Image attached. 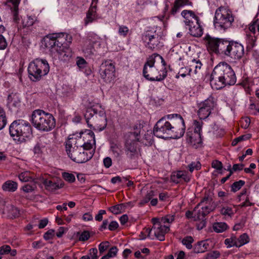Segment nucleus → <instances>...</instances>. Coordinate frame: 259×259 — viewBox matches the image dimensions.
Here are the masks:
<instances>
[{"mask_svg":"<svg viewBox=\"0 0 259 259\" xmlns=\"http://www.w3.org/2000/svg\"><path fill=\"white\" fill-rule=\"evenodd\" d=\"M78 139L69 137L66 142V151L68 157L78 163H85L90 160L93 153L88 150L95 144V137L93 132L87 130L79 134Z\"/></svg>","mask_w":259,"mask_h":259,"instance_id":"nucleus-1","label":"nucleus"},{"mask_svg":"<svg viewBox=\"0 0 259 259\" xmlns=\"http://www.w3.org/2000/svg\"><path fill=\"white\" fill-rule=\"evenodd\" d=\"M236 77L230 65L226 62L217 65L210 76V82L212 88L219 90L226 85H234Z\"/></svg>","mask_w":259,"mask_h":259,"instance_id":"nucleus-2","label":"nucleus"},{"mask_svg":"<svg viewBox=\"0 0 259 259\" xmlns=\"http://www.w3.org/2000/svg\"><path fill=\"white\" fill-rule=\"evenodd\" d=\"M64 39L56 33L46 36L44 42L46 47L50 49L52 55L60 60L66 61L71 57L72 51L66 45L63 44Z\"/></svg>","mask_w":259,"mask_h":259,"instance_id":"nucleus-3","label":"nucleus"},{"mask_svg":"<svg viewBox=\"0 0 259 259\" xmlns=\"http://www.w3.org/2000/svg\"><path fill=\"white\" fill-rule=\"evenodd\" d=\"M9 133L13 139L19 143L26 141L32 137L30 124L22 120H16L10 125Z\"/></svg>","mask_w":259,"mask_h":259,"instance_id":"nucleus-4","label":"nucleus"},{"mask_svg":"<svg viewBox=\"0 0 259 259\" xmlns=\"http://www.w3.org/2000/svg\"><path fill=\"white\" fill-rule=\"evenodd\" d=\"M234 20L232 11L227 8L222 6L216 10L213 22L215 28L225 30L232 26Z\"/></svg>","mask_w":259,"mask_h":259,"instance_id":"nucleus-5","label":"nucleus"},{"mask_svg":"<svg viewBox=\"0 0 259 259\" xmlns=\"http://www.w3.org/2000/svg\"><path fill=\"white\" fill-rule=\"evenodd\" d=\"M155 62L153 56L148 58L143 67V75L147 80L160 81L167 76V70L166 68H162L158 71L154 66Z\"/></svg>","mask_w":259,"mask_h":259,"instance_id":"nucleus-6","label":"nucleus"},{"mask_svg":"<svg viewBox=\"0 0 259 259\" xmlns=\"http://www.w3.org/2000/svg\"><path fill=\"white\" fill-rule=\"evenodd\" d=\"M210 114H207L205 117H200L199 119L194 120L193 125L194 130L188 128L186 135L187 143L191 146L197 148L202 143L201 132L203 124L202 120L207 119Z\"/></svg>","mask_w":259,"mask_h":259,"instance_id":"nucleus-7","label":"nucleus"},{"mask_svg":"<svg viewBox=\"0 0 259 259\" xmlns=\"http://www.w3.org/2000/svg\"><path fill=\"white\" fill-rule=\"evenodd\" d=\"M50 70L48 62L45 60L36 59L30 62L28 67L30 79L33 81L39 80L42 76L47 75Z\"/></svg>","mask_w":259,"mask_h":259,"instance_id":"nucleus-8","label":"nucleus"},{"mask_svg":"<svg viewBox=\"0 0 259 259\" xmlns=\"http://www.w3.org/2000/svg\"><path fill=\"white\" fill-rule=\"evenodd\" d=\"M31 121L39 130L50 131L56 126V120L52 114H32Z\"/></svg>","mask_w":259,"mask_h":259,"instance_id":"nucleus-9","label":"nucleus"},{"mask_svg":"<svg viewBox=\"0 0 259 259\" xmlns=\"http://www.w3.org/2000/svg\"><path fill=\"white\" fill-rule=\"evenodd\" d=\"M224 46L221 47L223 51V55L234 59H240L244 55L243 46L240 43L233 40H226Z\"/></svg>","mask_w":259,"mask_h":259,"instance_id":"nucleus-10","label":"nucleus"},{"mask_svg":"<svg viewBox=\"0 0 259 259\" xmlns=\"http://www.w3.org/2000/svg\"><path fill=\"white\" fill-rule=\"evenodd\" d=\"M168 114L167 119L171 120L170 131L172 136L169 139H179L182 137L185 133L186 126L184 120L180 114Z\"/></svg>","mask_w":259,"mask_h":259,"instance_id":"nucleus-11","label":"nucleus"},{"mask_svg":"<svg viewBox=\"0 0 259 259\" xmlns=\"http://www.w3.org/2000/svg\"><path fill=\"white\" fill-rule=\"evenodd\" d=\"M167 116L160 119L154 125L153 133L154 136L162 139H169V137L172 136L170 131L171 120H166Z\"/></svg>","mask_w":259,"mask_h":259,"instance_id":"nucleus-12","label":"nucleus"},{"mask_svg":"<svg viewBox=\"0 0 259 259\" xmlns=\"http://www.w3.org/2000/svg\"><path fill=\"white\" fill-rule=\"evenodd\" d=\"M212 199L208 196H205L194 208V221L205 220V216L211 210L209 206Z\"/></svg>","mask_w":259,"mask_h":259,"instance_id":"nucleus-13","label":"nucleus"},{"mask_svg":"<svg viewBox=\"0 0 259 259\" xmlns=\"http://www.w3.org/2000/svg\"><path fill=\"white\" fill-rule=\"evenodd\" d=\"M204 40L209 52L223 55V51L221 47L224 46L226 39L212 37L207 34L204 37Z\"/></svg>","mask_w":259,"mask_h":259,"instance_id":"nucleus-14","label":"nucleus"},{"mask_svg":"<svg viewBox=\"0 0 259 259\" xmlns=\"http://www.w3.org/2000/svg\"><path fill=\"white\" fill-rule=\"evenodd\" d=\"M99 72L106 82H111L115 78V66L109 61H105L101 64Z\"/></svg>","mask_w":259,"mask_h":259,"instance_id":"nucleus-15","label":"nucleus"},{"mask_svg":"<svg viewBox=\"0 0 259 259\" xmlns=\"http://www.w3.org/2000/svg\"><path fill=\"white\" fill-rule=\"evenodd\" d=\"M151 221L153 223L152 229L154 232V236L159 241H164L165 234L170 230L169 227L162 225L158 218H154Z\"/></svg>","mask_w":259,"mask_h":259,"instance_id":"nucleus-16","label":"nucleus"},{"mask_svg":"<svg viewBox=\"0 0 259 259\" xmlns=\"http://www.w3.org/2000/svg\"><path fill=\"white\" fill-rule=\"evenodd\" d=\"M142 39L145 43V47L151 50L156 48L159 44L160 37L155 31L148 30L142 36Z\"/></svg>","mask_w":259,"mask_h":259,"instance_id":"nucleus-17","label":"nucleus"},{"mask_svg":"<svg viewBox=\"0 0 259 259\" xmlns=\"http://www.w3.org/2000/svg\"><path fill=\"white\" fill-rule=\"evenodd\" d=\"M139 139L126 140L124 145V151L127 158L134 159L138 157Z\"/></svg>","mask_w":259,"mask_h":259,"instance_id":"nucleus-18","label":"nucleus"},{"mask_svg":"<svg viewBox=\"0 0 259 259\" xmlns=\"http://www.w3.org/2000/svg\"><path fill=\"white\" fill-rule=\"evenodd\" d=\"M19 3L20 0H7V5L11 10L13 22L16 24L19 23L20 20L18 12Z\"/></svg>","mask_w":259,"mask_h":259,"instance_id":"nucleus-19","label":"nucleus"},{"mask_svg":"<svg viewBox=\"0 0 259 259\" xmlns=\"http://www.w3.org/2000/svg\"><path fill=\"white\" fill-rule=\"evenodd\" d=\"M42 183L46 189L51 192L59 189L64 186V182L61 180L45 179L43 181Z\"/></svg>","mask_w":259,"mask_h":259,"instance_id":"nucleus-20","label":"nucleus"},{"mask_svg":"<svg viewBox=\"0 0 259 259\" xmlns=\"http://www.w3.org/2000/svg\"><path fill=\"white\" fill-rule=\"evenodd\" d=\"M171 181L176 183H188L190 180V178L186 171H178L173 172L170 177Z\"/></svg>","mask_w":259,"mask_h":259,"instance_id":"nucleus-21","label":"nucleus"},{"mask_svg":"<svg viewBox=\"0 0 259 259\" xmlns=\"http://www.w3.org/2000/svg\"><path fill=\"white\" fill-rule=\"evenodd\" d=\"M194 23L187 25L189 26V33L194 37H200L203 34V29L199 23V19H194Z\"/></svg>","mask_w":259,"mask_h":259,"instance_id":"nucleus-22","label":"nucleus"},{"mask_svg":"<svg viewBox=\"0 0 259 259\" xmlns=\"http://www.w3.org/2000/svg\"><path fill=\"white\" fill-rule=\"evenodd\" d=\"M214 106L213 98L209 97L200 104L198 113L204 112L211 113V110L213 109Z\"/></svg>","mask_w":259,"mask_h":259,"instance_id":"nucleus-23","label":"nucleus"},{"mask_svg":"<svg viewBox=\"0 0 259 259\" xmlns=\"http://www.w3.org/2000/svg\"><path fill=\"white\" fill-rule=\"evenodd\" d=\"M182 16L185 19V23L186 25H190L194 23V19H199L198 17L195 15L194 13L190 10H184L181 13Z\"/></svg>","mask_w":259,"mask_h":259,"instance_id":"nucleus-24","label":"nucleus"},{"mask_svg":"<svg viewBox=\"0 0 259 259\" xmlns=\"http://www.w3.org/2000/svg\"><path fill=\"white\" fill-rule=\"evenodd\" d=\"M20 103V99L17 93H12L8 97L7 106L9 108L12 107H16L19 105Z\"/></svg>","mask_w":259,"mask_h":259,"instance_id":"nucleus-25","label":"nucleus"},{"mask_svg":"<svg viewBox=\"0 0 259 259\" xmlns=\"http://www.w3.org/2000/svg\"><path fill=\"white\" fill-rule=\"evenodd\" d=\"M209 244L207 241H201L198 242L193 247V251L196 253L204 252L208 249Z\"/></svg>","mask_w":259,"mask_h":259,"instance_id":"nucleus-26","label":"nucleus"},{"mask_svg":"<svg viewBox=\"0 0 259 259\" xmlns=\"http://www.w3.org/2000/svg\"><path fill=\"white\" fill-rule=\"evenodd\" d=\"M18 188V184L16 182L8 180L2 185V189L5 191L15 192Z\"/></svg>","mask_w":259,"mask_h":259,"instance_id":"nucleus-27","label":"nucleus"},{"mask_svg":"<svg viewBox=\"0 0 259 259\" xmlns=\"http://www.w3.org/2000/svg\"><path fill=\"white\" fill-rule=\"evenodd\" d=\"M6 211L8 216L13 219L18 217L20 215V210L13 205H9L7 206Z\"/></svg>","mask_w":259,"mask_h":259,"instance_id":"nucleus-28","label":"nucleus"},{"mask_svg":"<svg viewBox=\"0 0 259 259\" xmlns=\"http://www.w3.org/2000/svg\"><path fill=\"white\" fill-rule=\"evenodd\" d=\"M111 150L113 153L114 157L118 160H120L121 156L123 153L121 147L115 144L111 146Z\"/></svg>","mask_w":259,"mask_h":259,"instance_id":"nucleus-29","label":"nucleus"},{"mask_svg":"<svg viewBox=\"0 0 259 259\" xmlns=\"http://www.w3.org/2000/svg\"><path fill=\"white\" fill-rule=\"evenodd\" d=\"M228 228V225L224 222H217L213 225V229L217 233H222Z\"/></svg>","mask_w":259,"mask_h":259,"instance_id":"nucleus-30","label":"nucleus"},{"mask_svg":"<svg viewBox=\"0 0 259 259\" xmlns=\"http://www.w3.org/2000/svg\"><path fill=\"white\" fill-rule=\"evenodd\" d=\"M220 212L223 215L232 217L235 213V210H234V207L224 206L221 208Z\"/></svg>","mask_w":259,"mask_h":259,"instance_id":"nucleus-31","label":"nucleus"},{"mask_svg":"<svg viewBox=\"0 0 259 259\" xmlns=\"http://www.w3.org/2000/svg\"><path fill=\"white\" fill-rule=\"evenodd\" d=\"M103 113L104 112V109L102 108L100 104L94 105L93 106H91L90 108H88L87 110V113Z\"/></svg>","mask_w":259,"mask_h":259,"instance_id":"nucleus-32","label":"nucleus"},{"mask_svg":"<svg viewBox=\"0 0 259 259\" xmlns=\"http://www.w3.org/2000/svg\"><path fill=\"white\" fill-rule=\"evenodd\" d=\"M125 205L123 204H119L109 208V210L114 214H119L122 212Z\"/></svg>","mask_w":259,"mask_h":259,"instance_id":"nucleus-33","label":"nucleus"},{"mask_svg":"<svg viewBox=\"0 0 259 259\" xmlns=\"http://www.w3.org/2000/svg\"><path fill=\"white\" fill-rule=\"evenodd\" d=\"M237 247H239L249 242V239L248 236L246 234L244 233L240 235L239 238H237Z\"/></svg>","mask_w":259,"mask_h":259,"instance_id":"nucleus-34","label":"nucleus"},{"mask_svg":"<svg viewBox=\"0 0 259 259\" xmlns=\"http://www.w3.org/2000/svg\"><path fill=\"white\" fill-rule=\"evenodd\" d=\"M160 219V222L162 224L172 223L175 220V214H168L165 216L161 218Z\"/></svg>","mask_w":259,"mask_h":259,"instance_id":"nucleus-35","label":"nucleus"},{"mask_svg":"<svg viewBox=\"0 0 259 259\" xmlns=\"http://www.w3.org/2000/svg\"><path fill=\"white\" fill-rule=\"evenodd\" d=\"M19 178L22 182H28L32 180L30 172L27 171L22 172L19 174Z\"/></svg>","mask_w":259,"mask_h":259,"instance_id":"nucleus-36","label":"nucleus"},{"mask_svg":"<svg viewBox=\"0 0 259 259\" xmlns=\"http://www.w3.org/2000/svg\"><path fill=\"white\" fill-rule=\"evenodd\" d=\"M251 134H247L244 135L239 136V137L236 138L233 140V141L232 142V145L235 146L240 141L249 139L250 138H251Z\"/></svg>","mask_w":259,"mask_h":259,"instance_id":"nucleus-37","label":"nucleus"},{"mask_svg":"<svg viewBox=\"0 0 259 259\" xmlns=\"http://www.w3.org/2000/svg\"><path fill=\"white\" fill-rule=\"evenodd\" d=\"M194 239L192 237L187 236L185 237L182 241L183 245H185L187 248L190 249L192 248V243L193 242Z\"/></svg>","mask_w":259,"mask_h":259,"instance_id":"nucleus-38","label":"nucleus"},{"mask_svg":"<svg viewBox=\"0 0 259 259\" xmlns=\"http://www.w3.org/2000/svg\"><path fill=\"white\" fill-rule=\"evenodd\" d=\"M245 184V182L243 180H239L237 182H235L231 185V191L233 192H236L237 191L239 190L241 188L244 186Z\"/></svg>","mask_w":259,"mask_h":259,"instance_id":"nucleus-39","label":"nucleus"},{"mask_svg":"<svg viewBox=\"0 0 259 259\" xmlns=\"http://www.w3.org/2000/svg\"><path fill=\"white\" fill-rule=\"evenodd\" d=\"M154 196V192L153 191H150L147 193V194L145 195V196L143 198V199L140 201L139 204L141 205H144V204L148 203L153 197Z\"/></svg>","mask_w":259,"mask_h":259,"instance_id":"nucleus-40","label":"nucleus"},{"mask_svg":"<svg viewBox=\"0 0 259 259\" xmlns=\"http://www.w3.org/2000/svg\"><path fill=\"white\" fill-rule=\"evenodd\" d=\"M237 240L236 237H232L230 238H227L225 240V244L228 245V247H231L232 246L237 247Z\"/></svg>","mask_w":259,"mask_h":259,"instance_id":"nucleus-41","label":"nucleus"},{"mask_svg":"<svg viewBox=\"0 0 259 259\" xmlns=\"http://www.w3.org/2000/svg\"><path fill=\"white\" fill-rule=\"evenodd\" d=\"M62 177L63 179L69 183H73L75 180V176L73 174L64 172L62 173Z\"/></svg>","mask_w":259,"mask_h":259,"instance_id":"nucleus-42","label":"nucleus"},{"mask_svg":"<svg viewBox=\"0 0 259 259\" xmlns=\"http://www.w3.org/2000/svg\"><path fill=\"white\" fill-rule=\"evenodd\" d=\"M94 12L93 10H89L87 13L86 18L84 19V24L87 25L89 23L92 22L95 18V16L93 14Z\"/></svg>","mask_w":259,"mask_h":259,"instance_id":"nucleus-43","label":"nucleus"},{"mask_svg":"<svg viewBox=\"0 0 259 259\" xmlns=\"http://www.w3.org/2000/svg\"><path fill=\"white\" fill-rule=\"evenodd\" d=\"M34 23L33 19L30 16H27L22 20V25L23 27H29L32 26Z\"/></svg>","mask_w":259,"mask_h":259,"instance_id":"nucleus-44","label":"nucleus"},{"mask_svg":"<svg viewBox=\"0 0 259 259\" xmlns=\"http://www.w3.org/2000/svg\"><path fill=\"white\" fill-rule=\"evenodd\" d=\"M240 122L241 126L244 129H246L249 127L250 125V119L247 116L244 117H242L240 120Z\"/></svg>","mask_w":259,"mask_h":259,"instance_id":"nucleus-45","label":"nucleus"},{"mask_svg":"<svg viewBox=\"0 0 259 259\" xmlns=\"http://www.w3.org/2000/svg\"><path fill=\"white\" fill-rule=\"evenodd\" d=\"M77 235H79L78 240L80 241H85L90 237V232L88 231H84L81 234L78 232Z\"/></svg>","mask_w":259,"mask_h":259,"instance_id":"nucleus-46","label":"nucleus"},{"mask_svg":"<svg viewBox=\"0 0 259 259\" xmlns=\"http://www.w3.org/2000/svg\"><path fill=\"white\" fill-rule=\"evenodd\" d=\"M109 247V242L108 241H105L101 242L99 245V250L100 255H101L103 252L107 249Z\"/></svg>","mask_w":259,"mask_h":259,"instance_id":"nucleus-47","label":"nucleus"},{"mask_svg":"<svg viewBox=\"0 0 259 259\" xmlns=\"http://www.w3.org/2000/svg\"><path fill=\"white\" fill-rule=\"evenodd\" d=\"M152 231V228L150 229L149 228H145L144 229V231L141 232L140 235V237L141 239H144L147 237H150V233L151 231Z\"/></svg>","mask_w":259,"mask_h":259,"instance_id":"nucleus-48","label":"nucleus"},{"mask_svg":"<svg viewBox=\"0 0 259 259\" xmlns=\"http://www.w3.org/2000/svg\"><path fill=\"white\" fill-rule=\"evenodd\" d=\"M189 171L192 172L194 169L198 170L201 168V164L199 162H192L188 165Z\"/></svg>","mask_w":259,"mask_h":259,"instance_id":"nucleus-49","label":"nucleus"},{"mask_svg":"<svg viewBox=\"0 0 259 259\" xmlns=\"http://www.w3.org/2000/svg\"><path fill=\"white\" fill-rule=\"evenodd\" d=\"M87 38L90 41L95 44L99 39L100 37L96 34L90 32L89 33Z\"/></svg>","mask_w":259,"mask_h":259,"instance_id":"nucleus-50","label":"nucleus"},{"mask_svg":"<svg viewBox=\"0 0 259 259\" xmlns=\"http://www.w3.org/2000/svg\"><path fill=\"white\" fill-rule=\"evenodd\" d=\"M55 236V231L53 229H50L46 232L44 235V238L46 240L52 239Z\"/></svg>","mask_w":259,"mask_h":259,"instance_id":"nucleus-51","label":"nucleus"},{"mask_svg":"<svg viewBox=\"0 0 259 259\" xmlns=\"http://www.w3.org/2000/svg\"><path fill=\"white\" fill-rule=\"evenodd\" d=\"M11 251V247L8 245H4L0 247V254H7Z\"/></svg>","mask_w":259,"mask_h":259,"instance_id":"nucleus-52","label":"nucleus"},{"mask_svg":"<svg viewBox=\"0 0 259 259\" xmlns=\"http://www.w3.org/2000/svg\"><path fill=\"white\" fill-rule=\"evenodd\" d=\"M192 63L193 64H192L191 66L195 67L194 73L195 74H196L197 73V70H200L201 69L202 63L199 60L196 61L195 59L192 60Z\"/></svg>","mask_w":259,"mask_h":259,"instance_id":"nucleus-53","label":"nucleus"},{"mask_svg":"<svg viewBox=\"0 0 259 259\" xmlns=\"http://www.w3.org/2000/svg\"><path fill=\"white\" fill-rule=\"evenodd\" d=\"M129 30L128 28L125 26H120L118 29V33L120 35L126 36Z\"/></svg>","mask_w":259,"mask_h":259,"instance_id":"nucleus-54","label":"nucleus"},{"mask_svg":"<svg viewBox=\"0 0 259 259\" xmlns=\"http://www.w3.org/2000/svg\"><path fill=\"white\" fill-rule=\"evenodd\" d=\"M36 188L35 185H30L29 184L25 185L22 188V189L23 191L26 193H30L34 190Z\"/></svg>","mask_w":259,"mask_h":259,"instance_id":"nucleus-55","label":"nucleus"},{"mask_svg":"<svg viewBox=\"0 0 259 259\" xmlns=\"http://www.w3.org/2000/svg\"><path fill=\"white\" fill-rule=\"evenodd\" d=\"M212 167L216 169L217 170H222L223 168V165L221 161L215 160H213L211 163Z\"/></svg>","mask_w":259,"mask_h":259,"instance_id":"nucleus-56","label":"nucleus"},{"mask_svg":"<svg viewBox=\"0 0 259 259\" xmlns=\"http://www.w3.org/2000/svg\"><path fill=\"white\" fill-rule=\"evenodd\" d=\"M98 250L96 248H92L89 250V254L91 259H98L97 255Z\"/></svg>","mask_w":259,"mask_h":259,"instance_id":"nucleus-57","label":"nucleus"},{"mask_svg":"<svg viewBox=\"0 0 259 259\" xmlns=\"http://www.w3.org/2000/svg\"><path fill=\"white\" fill-rule=\"evenodd\" d=\"M7 42L3 35H0V50H5L7 47Z\"/></svg>","mask_w":259,"mask_h":259,"instance_id":"nucleus-58","label":"nucleus"},{"mask_svg":"<svg viewBox=\"0 0 259 259\" xmlns=\"http://www.w3.org/2000/svg\"><path fill=\"white\" fill-rule=\"evenodd\" d=\"M220 256V253L219 251L215 250L211 251L207 254V257L208 258L215 259L218 258Z\"/></svg>","mask_w":259,"mask_h":259,"instance_id":"nucleus-59","label":"nucleus"},{"mask_svg":"<svg viewBox=\"0 0 259 259\" xmlns=\"http://www.w3.org/2000/svg\"><path fill=\"white\" fill-rule=\"evenodd\" d=\"M7 121L5 114H0V130L5 126Z\"/></svg>","mask_w":259,"mask_h":259,"instance_id":"nucleus-60","label":"nucleus"},{"mask_svg":"<svg viewBox=\"0 0 259 259\" xmlns=\"http://www.w3.org/2000/svg\"><path fill=\"white\" fill-rule=\"evenodd\" d=\"M175 3H176L180 8L191 4V3L188 0H176Z\"/></svg>","mask_w":259,"mask_h":259,"instance_id":"nucleus-61","label":"nucleus"},{"mask_svg":"<svg viewBox=\"0 0 259 259\" xmlns=\"http://www.w3.org/2000/svg\"><path fill=\"white\" fill-rule=\"evenodd\" d=\"M118 249L116 246H113L111 247L109 250L108 251V253H107L109 256L111 257H113L115 256H116L117 252Z\"/></svg>","mask_w":259,"mask_h":259,"instance_id":"nucleus-62","label":"nucleus"},{"mask_svg":"<svg viewBox=\"0 0 259 259\" xmlns=\"http://www.w3.org/2000/svg\"><path fill=\"white\" fill-rule=\"evenodd\" d=\"M87 62L85 60L81 58H78V60L76 61V65L78 66L79 68H84Z\"/></svg>","mask_w":259,"mask_h":259,"instance_id":"nucleus-63","label":"nucleus"},{"mask_svg":"<svg viewBox=\"0 0 259 259\" xmlns=\"http://www.w3.org/2000/svg\"><path fill=\"white\" fill-rule=\"evenodd\" d=\"M119 225L117 222L112 221L108 226V229L110 231H114L117 229Z\"/></svg>","mask_w":259,"mask_h":259,"instance_id":"nucleus-64","label":"nucleus"}]
</instances>
